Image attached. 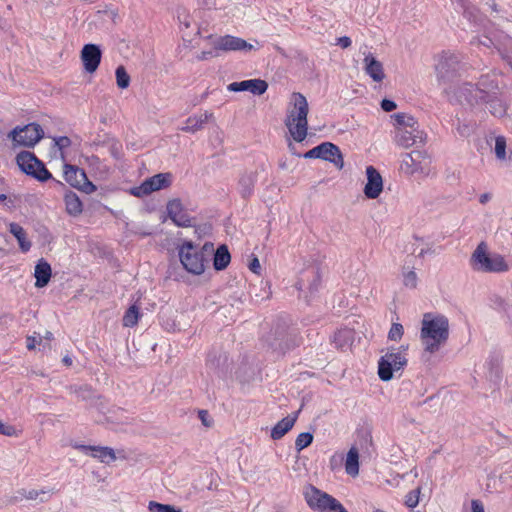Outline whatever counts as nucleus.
I'll use <instances>...</instances> for the list:
<instances>
[{
	"label": "nucleus",
	"mask_w": 512,
	"mask_h": 512,
	"mask_svg": "<svg viewBox=\"0 0 512 512\" xmlns=\"http://www.w3.org/2000/svg\"><path fill=\"white\" fill-rule=\"evenodd\" d=\"M449 338V321L444 315L433 316L426 313L422 319L420 339L424 352L434 354L443 346Z\"/></svg>",
	"instance_id": "f257e3e1"
},
{
	"label": "nucleus",
	"mask_w": 512,
	"mask_h": 512,
	"mask_svg": "<svg viewBox=\"0 0 512 512\" xmlns=\"http://www.w3.org/2000/svg\"><path fill=\"white\" fill-rule=\"evenodd\" d=\"M308 112L309 107L306 97L299 92H294L291 95L290 105L287 109L285 125L296 142H302L307 136Z\"/></svg>",
	"instance_id": "f03ea898"
},
{
	"label": "nucleus",
	"mask_w": 512,
	"mask_h": 512,
	"mask_svg": "<svg viewBox=\"0 0 512 512\" xmlns=\"http://www.w3.org/2000/svg\"><path fill=\"white\" fill-rule=\"evenodd\" d=\"M470 266L476 272L503 273L509 270L505 258L498 253H489L487 244L482 241L470 257Z\"/></svg>",
	"instance_id": "7ed1b4c3"
},
{
	"label": "nucleus",
	"mask_w": 512,
	"mask_h": 512,
	"mask_svg": "<svg viewBox=\"0 0 512 512\" xmlns=\"http://www.w3.org/2000/svg\"><path fill=\"white\" fill-rule=\"evenodd\" d=\"M462 65L457 55L445 53L436 65V74L439 86L443 92L450 96L453 89L459 84Z\"/></svg>",
	"instance_id": "20e7f679"
},
{
	"label": "nucleus",
	"mask_w": 512,
	"mask_h": 512,
	"mask_svg": "<svg viewBox=\"0 0 512 512\" xmlns=\"http://www.w3.org/2000/svg\"><path fill=\"white\" fill-rule=\"evenodd\" d=\"M303 495L307 505L316 512H348L336 498L313 485L305 486Z\"/></svg>",
	"instance_id": "39448f33"
},
{
	"label": "nucleus",
	"mask_w": 512,
	"mask_h": 512,
	"mask_svg": "<svg viewBox=\"0 0 512 512\" xmlns=\"http://www.w3.org/2000/svg\"><path fill=\"white\" fill-rule=\"evenodd\" d=\"M408 346L390 348L378 361V376L382 381H390L393 373L402 370L408 363L406 351Z\"/></svg>",
	"instance_id": "423d86ee"
},
{
	"label": "nucleus",
	"mask_w": 512,
	"mask_h": 512,
	"mask_svg": "<svg viewBox=\"0 0 512 512\" xmlns=\"http://www.w3.org/2000/svg\"><path fill=\"white\" fill-rule=\"evenodd\" d=\"M180 262L184 269L194 275H201L205 271L208 263L207 258L198 251L197 246L192 241H184L178 248Z\"/></svg>",
	"instance_id": "0eeeda50"
},
{
	"label": "nucleus",
	"mask_w": 512,
	"mask_h": 512,
	"mask_svg": "<svg viewBox=\"0 0 512 512\" xmlns=\"http://www.w3.org/2000/svg\"><path fill=\"white\" fill-rule=\"evenodd\" d=\"M482 86H484L483 81H480L476 86L469 82H463L453 89L448 98L450 101L455 99L460 104L466 103L472 107L482 105V100H486L488 97V91L482 88Z\"/></svg>",
	"instance_id": "6e6552de"
},
{
	"label": "nucleus",
	"mask_w": 512,
	"mask_h": 512,
	"mask_svg": "<svg viewBox=\"0 0 512 512\" xmlns=\"http://www.w3.org/2000/svg\"><path fill=\"white\" fill-rule=\"evenodd\" d=\"M16 162L22 172L32 176L40 182H45L52 178L51 173L46 169L44 163L30 151H22L17 154Z\"/></svg>",
	"instance_id": "1a4fd4ad"
},
{
	"label": "nucleus",
	"mask_w": 512,
	"mask_h": 512,
	"mask_svg": "<svg viewBox=\"0 0 512 512\" xmlns=\"http://www.w3.org/2000/svg\"><path fill=\"white\" fill-rule=\"evenodd\" d=\"M431 159L426 151L413 150L402 155L400 169L406 175L414 174L428 175L430 172Z\"/></svg>",
	"instance_id": "9d476101"
},
{
	"label": "nucleus",
	"mask_w": 512,
	"mask_h": 512,
	"mask_svg": "<svg viewBox=\"0 0 512 512\" xmlns=\"http://www.w3.org/2000/svg\"><path fill=\"white\" fill-rule=\"evenodd\" d=\"M44 131L38 123H29L24 127H15L9 132L8 138L12 140L13 147H34L43 137Z\"/></svg>",
	"instance_id": "9b49d317"
},
{
	"label": "nucleus",
	"mask_w": 512,
	"mask_h": 512,
	"mask_svg": "<svg viewBox=\"0 0 512 512\" xmlns=\"http://www.w3.org/2000/svg\"><path fill=\"white\" fill-rule=\"evenodd\" d=\"M63 175L65 181L72 187L82 192L91 194L96 191V186L89 181L83 169L71 164L65 163L63 166Z\"/></svg>",
	"instance_id": "f8f14e48"
},
{
	"label": "nucleus",
	"mask_w": 512,
	"mask_h": 512,
	"mask_svg": "<svg viewBox=\"0 0 512 512\" xmlns=\"http://www.w3.org/2000/svg\"><path fill=\"white\" fill-rule=\"evenodd\" d=\"M171 183V173H159L145 179L139 186L131 188L130 193L136 197H143L151 194L154 191L167 188L171 185Z\"/></svg>",
	"instance_id": "ddd939ff"
},
{
	"label": "nucleus",
	"mask_w": 512,
	"mask_h": 512,
	"mask_svg": "<svg viewBox=\"0 0 512 512\" xmlns=\"http://www.w3.org/2000/svg\"><path fill=\"white\" fill-rule=\"evenodd\" d=\"M426 134L419 129V126L413 128H401L395 131V142L403 148H409L417 143H424Z\"/></svg>",
	"instance_id": "4468645a"
},
{
	"label": "nucleus",
	"mask_w": 512,
	"mask_h": 512,
	"mask_svg": "<svg viewBox=\"0 0 512 512\" xmlns=\"http://www.w3.org/2000/svg\"><path fill=\"white\" fill-rule=\"evenodd\" d=\"M168 217L178 227L192 226V218L184 210L183 204L180 199L175 198L168 201L166 205Z\"/></svg>",
	"instance_id": "2eb2a0df"
},
{
	"label": "nucleus",
	"mask_w": 512,
	"mask_h": 512,
	"mask_svg": "<svg viewBox=\"0 0 512 512\" xmlns=\"http://www.w3.org/2000/svg\"><path fill=\"white\" fill-rule=\"evenodd\" d=\"M80 57L85 71L94 73L101 62L102 52L98 45L90 43L84 45Z\"/></svg>",
	"instance_id": "dca6fc26"
},
{
	"label": "nucleus",
	"mask_w": 512,
	"mask_h": 512,
	"mask_svg": "<svg viewBox=\"0 0 512 512\" xmlns=\"http://www.w3.org/2000/svg\"><path fill=\"white\" fill-rule=\"evenodd\" d=\"M367 183L364 194L368 199H376L383 190V179L378 170L373 166L366 168Z\"/></svg>",
	"instance_id": "f3484780"
},
{
	"label": "nucleus",
	"mask_w": 512,
	"mask_h": 512,
	"mask_svg": "<svg viewBox=\"0 0 512 512\" xmlns=\"http://www.w3.org/2000/svg\"><path fill=\"white\" fill-rule=\"evenodd\" d=\"M227 89L232 92L249 91L254 95H262L268 89V84L262 79H250L240 82H232L227 86Z\"/></svg>",
	"instance_id": "a211bd4d"
},
{
	"label": "nucleus",
	"mask_w": 512,
	"mask_h": 512,
	"mask_svg": "<svg viewBox=\"0 0 512 512\" xmlns=\"http://www.w3.org/2000/svg\"><path fill=\"white\" fill-rule=\"evenodd\" d=\"M214 48L222 51L252 50L253 45L242 38L225 35L214 42Z\"/></svg>",
	"instance_id": "6ab92c4d"
},
{
	"label": "nucleus",
	"mask_w": 512,
	"mask_h": 512,
	"mask_svg": "<svg viewBox=\"0 0 512 512\" xmlns=\"http://www.w3.org/2000/svg\"><path fill=\"white\" fill-rule=\"evenodd\" d=\"M319 159L333 163L337 168L344 166L343 155L338 146L331 142H323L319 145Z\"/></svg>",
	"instance_id": "aec40b11"
},
{
	"label": "nucleus",
	"mask_w": 512,
	"mask_h": 512,
	"mask_svg": "<svg viewBox=\"0 0 512 512\" xmlns=\"http://www.w3.org/2000/svg\"><path fill=\"white\" fill-rule=\"evenodd\" d=\"M81 452L90 455L93 458L99 459L101 462L109 464L116 460L115 452L110 447L104 446H90V445H77L75 446Z\"/></svg>",
	"instance_id": "412c9836"
},
{
	"label": "nucleus",
	"mask_w": 512,
	"mask_h": 512,
	"mask_svg": "<svg viewBox=\"0 0 512 512\" xmlns=\"http://www.w3.org/2000/svg\"><path fill=\"white\" fill-rule=\"evenodd\" d=\"M364 70L375 82H381L385 78L384 68L372 53H368L364 58Z\"/></svg>",
	"instance_id": "4be33fe9"
},
{
	"label": "nucleus",
	"mask_w": 512,
	"mask_h": 512,
	"mask_svg": "<svg viewBox=\"0 0 512 512\" xmlns=\"http://www.w3.org/2000/svg\"><path fill=\"white\" fill-rule=\"evenodd\" d=\"M296 345V335L294 333H289L284 329L280 331L277 330L275 332V339L273 342H271L273 349L279 350L281 352H285L286 350H289Z\"/></svg>",
	"instance_id": "5701e85b"
},
{
	"label": "nucleus",
	"mask_w": 512,
	"mask_h": 512,
	"mask_svg": "<svg viewBox=\"0 0 512 512\" xmlns=\"http://www.w3.org/2000/svg\"><path fill=\"white\" fill-rule=\"evenodd\" d=\"M213 118V113L205 111L200 115H192L187 118L185 125L180 128L186 133H195L204 128V124Z\"/></svg>",
	"instance_id": "b1692460"
},
{
	"label": "nucleus",
	"mask_w": 512,
	"mask_h": 512,
	"mask_svg": "<svg viewBox=\"0 0 512 512\" xmlns=\"http://www.w3.org/2000/svg\"><path fill=\"white\" fill-rule=\"evenodd\" d=\"M299 411H297L294 415H289L283 419H281L271 430V438L273 440L281 439L288 431L292 429L294 426Z\"/></svg>",
	"instance_id": "393cba45"
},
{
	"label": "nucleus",
	"mask_w": 512,
	"mask_h": 512,
	"mask_svg": "<svg viewBox=\"0 0 512 512\" xmlns=\"http://www.w3.org/2000/svg\"><path fill=\"white\" fill-rule=\"evenodd\" d=\"M51 274L52 271L50 264L44 259H40L37 262L34 271V276L36 278L35 286L37 288L45 287L50 281Z\"/></svg>",
	"instance_id": "a878e982"
},
{
	"label": "nucleus",
	"mask_w": 512,
	"mask_h": 512,
	"mask_svg": "<svg viewBox=\"0 0 512 512\" xmlns=\"http://www.w3.org/2000/svg\"><path fill=\"white\" fill-rule=\"evenodd\" d=\"M256 179L257 175L254 172L244 173L241 175L238 185L239 192L243 198H248L252 195Z\"/></svg>",
	"instance_id": "bb28decb"
},
{
	"label": "nucleus",
	"mask_w": 512,
	"mask_h": 512,
	"mask_svg": "<svg viewBox=\"0 0 512 512\" xmlns=\"http://www.w3.org/2000/svg\"><path fill=\"white\" fill-rule=\"evenodd\" d=\"M9 232L17 239L22 252H28L30 250L32 244L27 239L26 231L22 226L18 223L12 222L9 224Z\"/></svg>",
	"instance_id": "cd10ccee"
},
{
	"label": "nucleus",
	"mask_w": 512,
	"mask_h": 512,
	"mask_svg": "<svg viewBox=\"0 0 512 512\" xmlns=\"http://www.w3.org/2000/svg\"><path fill=\"white\" fill-rule=\"evenodd\" d=\"M482 104H486L489 112L496 117H502L506 114L505 104L496 97L495 93L488 92L486 100H482Z\"/></svg>",
	"instance_id": "c85d7f7f"
},
{
	"label": "nucleus",
	"mask_w": 512,
	"mask_h": 512,
	"mask_svg": "<svg viewBox=\"0 0 512 512\" xmlns=\"http://www.w3.org/2000/svg\"><path fill=\"white\" fill-rule=\"evenodd\" d=\"M66 211L72 216H77L82 213L83 205L76 193L69 191L64 197Z\"/></svg>",
	"instance_id": "c756f323"
},
{
	"label": "nucleus",
	"mask_w": 512,
	"mask_h": 512,
	"mask_svg": "<svg viewBox=\"0 0 512 512\" xmlns=\"http://www.w3.org/2000/svg\"><path fill=\"white\" fill-rule=\"evenodd\" d=\"M231 260L230 253L226 245H220L214 253L213 265L215 270L225 269Z\"/></svg>",
	"instance_id": "7c9ffc66"
},
{
	"label": "nucleus",
	"mask_w": 512,
	"mask_h": 512,
	"mask_svg": "<svg viewBox=\"0 0 512 512\" xmlns=\"http://www.w3.org/2000/svg\"><path fill=\"white\" fill-rule=\"evenodd\" d=\"M345 470L348 475L353 477L359 474V453L355 447H351L347 453Z\"/></svg>",
	"instance_id": "2f4dec72"
},
{
	"label": "nucleus",
	"mask_w": 512,
	"mask_h": 512,
	"mask_svg": "<svg viewBox=\"0 0 512 512\" xmlns=\"http://www.w3.org/2000/svg\"><path fill=\"white\" fill-rule=\"evenodd\" d=\"M391 118L394 120L396 130H401V128L408 129L418 126L416 119L406 113H396L391 115Z\"/></svg>",
	"instance_id": "473e14b6"
},
{
	"label": "nucleus",
	"mask_w": 512,
	"mask_h": 512,
	"mask_svg": "<svg viewBox=\"0 0 512 512\" xmlns=\"http://www.w3.org/2000/svg\"><path fill=\"white\" fill-rule=\"evenodd\" d=\"M20 494L28 500H37L39 499L41 502L47 501L51 495L53 494L52 489H32V490H22Z\"/></svg>",
	"instance_id": "72a5a7b5"
},
{
	"label": "nucleus",
	"mask_w": 512,
	"mask_h": 512,
	"mask_svg": "<svg viewBox=\"0 0 512 512\" xmlns=\"http://www.w3.org/2000/svg\"><path fill=\"white\" fill-rule=\"evenodd\" d=\"M139 320V310L135 305L129 307L123 316V326L134 327Z\"/></svg>",
	"instance_id": "f704fd0d"
},
{
	"label": "nucleus",
	"mask_w": 512,
	"mask_h": 512,
	"mask_svg": "<svg viewBox=\"0 0 512 512\" xmlns=\"http://www.w3.org/2000/svg\"><path fill=\"white\" fill-rule=\"evenodd\" d=\"M115 75L117 86L120 89H126L129 87L131 79L124 66H118L116 68Z\"/></svg>",
	"instance_id": "c9c22d12"
},
{
	"label": "nucleus",
	"mask_w": 512,
	"mask_h": 512,
	"mask_svg": "<svg viewBox=\"0 0 512 512\" xmlns=\"http://www.w3.org/2000/svg\"><path fill=\"white\" fill-rule=\"evenodd\" d=\"M149 512H182L180 508H177L170 504H162L156 501H150L148 504Z\"/></svg>",
	"instance_id": "e433bc0d"
},
{
	"label": "nucleus",
	"mask_w": 512,
	"mask_h": 512,
	"mask_svg": "<svg viewBox=\"0 0 512 512\" xmlns=\"http://www.w3.org/2000/svg\"><path fill=\"white\" fill-rule=\"evenodd\" d=\"M313 441V435L310 432L300 433L295 440V449L300 452L308 447Z\"/></svg>",
	"instance_id": "4c0bfd02"
},
{
	"label": "nucleus",
	"mask_w": 512,
	"mask_h": 512,
	"mask_svg": "<svg viewBox=\"0 0 512 512\" xmlns=\"http://www.w3.org/2000/svg\"><path fill=\"white\" fill-rule=\"evenodd\" d=\"M403 284L405 287L414 289L417 286L418 277L414 270H405L403 269Z\"/></svg>",
	"instance_id": "58836bf2"
},
{
	"label": "nucleus",
	"mask_w": 512,
	"mask_h": 512,
	"mask_svg": "<svg viewBox=\"0 0 512 512\" xmlns=\"http://www.w3.org/2000/svg\"><path fill=\"white\" fill-rule=\"evenodd\" d=\"M421 493V486H418L416 489L411 490L405 496V505L408 508H415L419 504Z\"/></svg>",
	"instance_id": "ea45409f"
},
{
	"label": "nucleus",
	"mask_w": 512,
	"mask_h": 512,
	"mask_svg": "<svg viewBox=\"0 0 512 512\" xmlns=\"http://www.w3.org/2000/svg\"><path fill=\"white\" fill-rule=\"evenodd\" d=\"M53 140H54L55 147H57V149L60 152V158L63 161H65L66 158H65V154H64V149L68 148L71 145L70 138L67 136H60V137H55Z\"/></svg>",
	"instance_id": "a19ab883"
},
{
	"label": "nucleus",
	"mask_w": 512,
	"mask_h": 512,
	"mask_svg": "<svg viewBox=\"0 0 512 512\" xmlns=\"http://www.w3.org/2000/svg\"><path fill=\"white\" fill-rule=\"evenodd\" d=\"M495 154L499 160L506 159V139L503 136L496 137Z\"/></svg>",
	"instance_id": "79ce46f5"
},
{
	"label": "nucleus",
	"mask_w": 512,
	"mask_h": 512,
	"mask_svg": "<svg viewBox=\"0 0 512 512\" xmlns=\"http://www.w3.org/2000/svg\"><path fill=\"white\" fill-rule=\"evenodd\" d=\"M403 333V326L400 323H393L388 333V339L391 341H398L402 338Z\"/></svg>",
	"instance_id": "37998d69"
},
{
	"label": "nucleus",
	"mask_w": 512,
	"mask_h": 512,
	"mask_svg": "<svg viewBox=\"0 0 512 512\" xmlns=\"http://www.w3.org/2000/svg\"><path fill=\"white\" fill-rule=\"evenodd\" d=\"M456 130H457V133L461 137L467 138L473 132V125H471L469 123H464V122L462 123V122L459 121L458 124H457Z\"/></svg>",
	"instance_id": "c03bdc74"
},
{
	"label": "nucleus",
	"mask_w": 512,
	"mask_h": 512,
	"mask_svg": "<svg viewBox=\"0 0 512 512\" xmlns=\"http://www.w3.org/2000/svg\"><path fill=\"white\" fill-rule=\"evenodd\" d=\"M0 434L13 437L18 436L17 430L12 425H7L0 420Z\"/></svg>",
	"instance_id": "a18cd8bd"
},
{
	"label": "nucleus",
	"mask_w": 512,
	"mask_h": 512,
	"mask_svg": "<svg viewBox=\"0 0 512 512\" xmlns=\"http://www.w3.org/2000/svg\"><path fill=\"white\" fill-rule=\"evenodd\" d=\"M198 251L202 253V255L207 258V262H209V257L214 252V244L212 242H205Z\"/></svg>",
	"instance_id": "49530a36"
},
{
	"label": "nucleus",
	"mask_w": 512,
	"mask_h": 512,
	"mask_svg": "<svg viewBox=\"0 0 512 512\" xmlns=\"http://www.w3.org/2000/svg\"><path fill=\"white\" fill-rule=\"evenodd\" d=\"M396 107H397V105H396V103L393 100L383 99L381 101V108L385 112H391V111L395 110Z\"/></svg>",
	"instance_id": "de8ad7c7"
},
{
	"label": "nucleus",
	"mask_w": 512,
	"mask_h": 512,
	"mask_svg": "<svg viewBox=\"0 0 512 512\" xmlns=\"http://www.w3.org/2000/svg\"><path fill=\"white\" fill-rule=\"evenodd\" d=\"M41 340L42 339L40 338V340L38 341L35 336H28L27 339H26V347H27V349L28 350L35 349L36 344H40Z\"/></svg>",
	"instance_id": "09e8293b"
},
{
	"label": "nucleus",
	"mask_w": 512,
	"mask_h": 512,
	"mask_svg": "<svg viewBox=\"0 0 512 512\" xmlns=\"http://www.w3.org/2000/svg\"><path fill=\"white\" fill-rule=\"evenodd\" d=\"M198 415H199V418L204 426H206V427L211 426V420H209V414L206 410H200Z\"/></svg>",
	"instance_id": "8fccbe9b"
},
{
	"label": "nucleus",
	"mask_w": 512,
	"mask_h": 512,
	"mask_svg": "<svg viewBox=\"0 0 512 512\" xmlns=\"http://www.w3.org/2000/svg\"><path fill=\"white\" fill-rule=\"evenodd\" d=\"M249 269L254 272L255 274H260V270H261V265H260V262L258 260L257 257H254L250 264H249Z\"/></svg>",
	"instance_id": "3c124183"
},
{
	"label": "nucleus",
	"mask_w": 512,
	"mask_h": 512,
	"mask_svg": "<svg viewBox=\"0 0 512 512\" xmlns=\"http://www.w3.org/2000/svg\"><path fill=\"white\" fill-rule=\"evenodd\" d=\"M319 152L320 149H319V145L310 149L309 151H307L305 154H304V157L305 158H309V159H319Z\"/></svg>",
	"instance_id": "603ef678"
},
{
	"label": "nucleus",
	"mask_w": 512,
	"mask_h": 512,
	"mask_svg": "<svg viewBox=\"0 0 512 512\" xmlns=\"http://www.w3.org/2000/svg\"><path fill=\"white\" fill-rule=\"evenodd\" d=\"M337 44L343 49H346L351 46V39L348 36H342L337 39Z\"/></svg>",
	"instance_id": "864d4df0"
},
{
	"label": "nucleus",
	"mask_w": 512,
	"mask_h": 512,
	"mask_svg": "<svg viewBox=\"0 0 512 512\" xmlns=\"http://www.w3.org/2000/svg\"><path fill=\"white\" fill-rule=\"evenodd\" d=\"M472 512H485L483 504L479 500H472Z\"/></svg>",
	"instance_id": "5fc2aeb1"
},
{
	"label": "nucleus",
	"mask_w": 512,
	"mask_h": 512,
	"mask_svg": "<svg viewBox=\"0 0 512 512\" xmlns=\"http://www.w3.org/2000/svg\"><path fill=\"white\" fill-rule=\"evenodd\" d=\"M501 479L504 482H508L510 486H512V467L508 468L504 474L501 476Z\"/></svg>",
	"instance_id": "6e6d98bb"
},
{
	"label": "nucleus",
	"mask_w": 512,
	"mask_h": 512,
	"mask_svg": "<svg viewBox=\"0 0 512 512\" xmlns=\"http://www.w3.org/2000/svg\"><path fill=\"white\" fill-rule=\"evenodd\" d=\"M491 199V195L489 193H484L480 196L479 202L481 204L487 203Z\"/></svg>",
	"instance_id": "4d7b16f0"
},
{
	"label": "nucleus",
	"mask_w": 512,
	"mask_h": 512,
	"mask_svg": "<svg viewBox=\"0 0 512 512\" xmlns=\"http://www.w3.org/2000/svg\"><path fill=\"white\" fill-rule=\"evenodd\" d=\"M62 362H63L66 366H70V365H72V359H71L69 356H67V355L63 357Z\"/></svg>",
	"instance_id": "13d9d810"
},
{
	"label": "nucleus",
	"mask_w": 512,
	"mask_h": 512,
	"mask_svg": "<svg viewBox=\"0 0 512 512\" xmlns=\"http://www.w3.org/2000/svg\"><path fill=\"white\" fill-rule=\"evenodd\" d=\"M44 338H45L46 340H49V341H50V340H52V339H53V334H52V332H50V331H46V333H45V335H44Z\"/></svg>",
	"instance_id": "bf43d9fd"
},
{
	"label": "nucleus",
	"mask_w": 512,
	"mask_h": 512,
	"mask_svg": "<svg viewBox=\"0 0 512 512\" xmlns=\"http://www.w3.org/2000/svg\"><path fill=\"white\" fill-rule=\"evenodd\" d=\"M428 251L429 250L421 249V251L418 254V257H424L428 253Z\"/></svg>",
	"instance_id": "052dcab7"
},
{
	"label": "nucleus",
	"mask_w": 512,
	"mask_h": 512,
	"mask_svg": "<svg viewBox=\"0 0 512 512\" xmlns=\"http://www.w3.org/2000/svg\"><path fill=\"white\" fill-rule=\"evenodd\" d=\"M211 52H203L202 57L200 59H207L208 55H211Z\"/></svg>",
	"instance_id": "680f3d73"
},
{
	"label": "nucleus",
	"mask_w": 512,
	"mask_h": 512,
	"mask_svg": "<svg viewBox=\"0 0 512 512\" xmlns=\"http://www.w3.org/2000/svg\"><path fill=\"white\" fill-rule=\"evenodd\" d=\"M7 199V196L5 194H0V202H3Z\"/></svg>",
	"instance_id": "e2e57ef3"
},
{
	"label": "nucleus",
	"mask_w": 512,
	"mask_h": 512,
	"mask_svg": "<svg viewBox=\"0 0 512 512\" xmlns=\"http://www.w3.org/2000/svg\"><path fill=\"white\" fill-rule=\"evenodd\" d=\"M490 42H491V40L487 39V41H484V42H481V43L488 47Z\"/></svg>",
	"instance_id": "0e129e2a"
},
{
	"label": "nucleus",
	"mask_w": 512,
	"mask_h": 512,
	"mask_svg": "<svg viewBox=\"0 0 512 512\" xmlns=\"http://www.w3.org/2000/svg\"><path fill=\"white\" fill-rule=\"evenodd\" d=\"M412 472H413L414 476L417 477L418 473H417L416 469L412 470Z\"/></svg>",
	"instance_id": "69168bd1"
},
{
	"label": "nucleus",
	"mask_w": 512,
	"mask_h": 512,
	"mask_svg": "<svg viewBox=\"0 0 512 512\" xmlns=\"http://www.w3.org/2000/svg\"><path fill=\"white\" fill-rule=\"evenodd\" d=\"M374 512H384V511L381 509H375Z\"/></svg>",
	"instance_id": "338daca9"
},
{
	"label": "nucleus",
	"mask_w": 512,
	"mask_h": 512,
	"mask_svg": "<svg viewBox=\"0 0 512 512\" xmlns=\"http://www.w3.org/2000/svg\"><path fill=\"white\" fill-rule=\"evenodd\" d=\"M492 9L496 11V4L492 5Z\"/></svg>",
	"instance_id": "774afa93"
}]
</instances>
